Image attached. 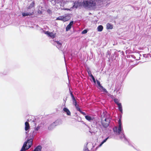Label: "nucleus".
I'll return each instance as SVG.
<instances>
[{"instance_id":"nucleus-41","label":"nucleus","mask_w":151,"mask_h":151,"mask_svg":"<svg viewBox=\"0 0 151 151\" xmlns=\"http://www.w3.org/2000/svg\"><path fill=\"white\" fill-rule=\"evenodd\" d=\"M73 104L75 105V106H76V105L77 104V102H75L74 103H73Z\"/></svg>"},{"instance_id":"nucleus-8","label":"nucleus","mask_w":151,"mask_h":151,"mask_svg":"<svg viewBox=\"0 0 151 151\" xmlns=\"http://www.w3.org/2000/svg\"><path fill=\"white\" fill-rule=\"evenodd\" d=\"M45 34L52 38H54L55 36V33H53L52 32L47 31L45 33Z\"/></svg>"},{"instance_id":"nucleus-22","label":"nucleus","mask_w":151,"mask_h":151,"mask_svg":"<svg viewBox=\"0 0 151 151\" xmlns=\"http://www.w3.org/2000/svg\"><path fill=\"white\" fill-rule=\"evenodd\" d=\"M114 101L115 102V103L117 105L121 103H119V100H118V99L116 98L114 99Z\"/></svg>"},{"instance_id":"nucleus-2","label":"nucleus","mask_w":151,"mask_h":151,"mask_svg":"<svg viewBox=\"0 0 151 151\" xmlns=\"http://www.w3.org/2000/svg\"><path fill=\"white\" fill-rule=\"evenodd\" d=\"M97 1L99 4L103 3V0H86L83 2V5L84 7L91 8L94 7L96 5V3Z\"/></svg>"},{"instance_id":"nucleus-9","label":"nucleus","mask_w":151,"mask_h":151,"mask_svg":"<svg viewBox=\"0 0 151 151\" xmlns=\"http://www.w3.org/2000/svg\"><path fill=\"white\" fill-rule=\"evenodd\" d=\"M73 23V21H71L70 23L67 26L66 28V30L67 31L69 30L71 28L72 26Z\"/></svg>"},{"instance_id":"nucleus-14","label":"nucleus","mask_w":151,"mask_h":151,"mask_svg":"<svg viewBox=\"0 0 151 151\" xmlns=\"http://www.w3.org/2000/svg\"><path fill=\"white\" fill-rule=\"evenodd\" d=\"M25 131H27L29 128V125L28 122H26L25 123Z\"/></svg>"},{"instance_id":"nucleus-30","label":"nucleus","mask_w":151,"mask_h":151,"mask_svg":"<svg viewBox=\"0 0 151 151\" xmlns=\"http://www.w3.org/2000/svg\"><path fill=\"white\" fill-rule=\"evenodd\" d=\"M70 94H71V96L72 97V100H74L75 99V98L74 96L73 95V94H72V93L71 92Z\"/></svg>"},{"instance_id":"nucleus-39","label":"nucleus","mask_w":151,"mask_h":151,"mask_svg":"<svg viewBox=\"0 0 151 151\" xmlns=\"http://www.w3.org/2000/svg\"><path fill=\"white\" fill-rule=\"evenodd\" d=\"M73 103H75V102H76V99H74V100H73Z\"/></svg>"},{"instance_id":"nucleus-32","label":"nucleus","mask_w":151,"mask_h":151,"mask_svg":"<svg viewBox=\"0 0 151 151\" xmlns=\"http://www.w3.org/2000/svg\"><path fill=\"white\" fill-rule=\"evenodd\" d=\"M76 109L77 111H79L80 112H81L82 111L81 109L79 107L77 108Z\"/></svg>"},{"instance_id":"nucleus-3","label":"nucleus","mask_w":151,"mask_h":151,"mask_svg":"<svg viewBox=\"0 0 151 151\" xmlns=\"http://www.w3.org/2000/svg\"><path fill=\"white\" fill-rule=\"evenodd\" d=\"M34 137V136L32 134V136L30 137V138L27 140V142H25L24 144L26 143V147L27 146V144H28L27 147V149L29 148L32 144L33 140Z\"/></svg>"},{"instance_id":"nucleus-23","label":"nucleus","mask_w":151,"mask_h":151,"mask_svg":"<svg viewBox=\"0 0 151 151\" xmlns=\"http://www.w3.org/2000/svg\"><path fill=\"white\" fill-rule=\"evenodd\" d=\"M105 95H107L108 96H110L111 94L109 93L106 89L104 88V96Z\"/></svg>"},{"instance_id":"nucleus-28","label":"nucleus","mask_w":151,"mask_h":151,"mask_svg":"<svg viewBox=\"0 0 151 151\" xmlns=\"http://www.w3.org/2000/svg\"><path fill=\"white\" fill-rule=\"evenodd\" d=\"M40 128V127L39 126H38L37 127L35 128V131H38Z\"/></svg>"},{"instance_id":"nucleus-10","label":"nucleus","mask_w":151,"mask_h":151,"mask_svg":"<svg viewBox=\"0 0 151 151\" xmlns=\"http://www.w3.org/2000/svg\"><path fill=\"white\" fill-rule=\"evenodd\" d=\"M70 19V15L68 14H67L65 16H63V21L64 22H65L68 21Z\"/></svg>"},{"instance_id":"nucleus-29","label":"nucleus","mask_w":151,"mask_h":151,"mask_svg":"<svg viewBox=\"0 0 151 151\" xmlns=\"http://www.w3.org/2000/svg\"><path fill=\"white\" fill-rule=\"evenodd\" d=\"M83 151H89L86 147H85Z\"/></svg>"},{"instance_id":"nucleus-13","label":"nucleus","mask_w":151,"mask_h":151,"mask_svg":"<svg viewBox=\"0 0 151 151\" xmlns=\"http://www.w3.org/2000/svg\"><path fill=\"white\" fill-rule=\"evenodd\" d=\"M118 107V109L119 111H120V112L123 114V109H122V105L121 103L117 105Z\"/></svg>"},{"instance_id":"nucleus-21","label":"nucleus","mask_w":151,"mask_h":151,"mask_svg":"<svg viewBox=\"0 0 151 151\" xmlns=\"http://www.w3.org/2000/svg\"><path fill=\"white\" fill-rule=\"evenodd\" d=\"M35 2L34 1H33L32 3L30 4V5L27 8L28 9H31L32 7H33L34 6H35Z\"/></svg>"},{"instance_id":"nucleus-24","label":"nucleus","mask_w":151,"mask_h":151,"mask_svg":"<svg viewBox=\"0 0 151 151\" xmlns=\"http://www.w3.org/2000/svg\"><path fill=\"white\" fill-rule=\"evenodd\" d=\"M63 16H60L57 17L56 20H60L63 21Z\"/></svg>"},{"instance_id":"nucleus-17","label":"nucleus","mask_w":151,"mask_h":151,"mask_svg":"<svg viewBox=\"0 0 151 151\" xmlns=\"http://www.w3.org/2000/svg\"><path fill=\"white\" fill-rule=\"evenodd\" d=\"M26 143H25L24 144H23V146L20 151H24L27 149V148L26 149L25 148V147H26Z\"/></svg>"},{"instance_id":"nucleus-20","label":"nucleus","mask_w":151,"mask_h":151,"mask_svg":"<svg viewBox=\"0 0 151 151\" xmlns=\"http://www.w3.org/2000/svg\"><path fill=\"white\" fill-rule=\"evenodd\" d=\"M35 2L34 1H33L32 3L30 4V5L27 8L28 9H31L32 7H33L34 6H35Z\"/></svg>"},{"instance_id":"nucleus-27","label":"nucleus","mask_w":151,"mask_h":151,"mask_svg":"<svg viewBox=\"0 0 151 151\" xmlns=\"http://www.w3.org/2000/svg\"><path fill=\"white\" fill-rule=\"evenodd\" d=\"M88 31L86 29H84L82 32V34H85Z\"/></svg>"},{"instance_id":"nucleus-6","label":"nucleus","mask_w":151,"mask_h":151,"mask_svg":"<svg viewBox=\"0 0 151 151\" xmlns=\"http://www.w3.org/2000/svg\"><path fill=\"white\" fill-rule=\"evenodd\" d=\"M121 85L119 83H116L115 86V91H116L117 93H120L121 92Z\"/></svg>"},{"instance_id":"nucleus-15","label":"nucleus","mask_w":151,"mask_h":151,"mask_svg":"<svg viewBox=\"0 0 151 151\" xmlns=\"http://www.w3.org/2000/svg\"><path fill=\"white\" fill-rule=\"evenodd\" d=\"M97 83L98 85V87L100 89H102L103 90H104V88L103 87L101 86V85L100 82L98 80H97Z\"/></svg>"},{"instance_id":"nucleus-26","label":"nucleus","mask_w":151,"mask_h":151,"mask_svg":"<svg viewBox=\"0 0 151 151\" xmlns=\"http://www.w3.org/2000/svg\"><path fill=\"white\" fill-rule=\"evenodd\" d=\"M143 56L144 58H146L149 57V55L148 54H144L143 55Z\"/></svg>"},{"instance_id":"nucleus-37","label":"nucleus","mask_w":151,"mask_h":151,"mask_svg":"<svg viewBox=\"0 0 151 151\" xmlns=\"http://www.w3.org/2000/svg\"><path fill=\"white\" fill-rule=\"evenodd\" d=\"M93 82L95 83H96V80H95V79L94 78H93V79H92Z\"/></svg>"},{"instance_id":"nucleus-35","label":"nucleus","mask_w":151,"mask_h":151,"mask_svg":"<svg viewBox=\"0 0 151 151\" xmlns=\"http://www.w3.org/2000/svg\"><path fill=\"white\" fill-rule=\"evenodd\" d=\"M138 56H139V59H136V60H139V59H141L140 56H141V57L142 56L141 55H140V54H138Z\"/></svg>"},{"instance_id":"nucleus-12","label":"nucleus","mask_w":151,"mask_h":151,"mask_svg":"<svg viewBox=\"0 0 151 151\" xmlns=\"http://www.w3.org/2000/svg\"><path fill=\"white\" fill-rule=\"evenodd\" d=\"M113 28V25L109 23H108L106 24V29H112Z\"/></svg>"},{"instance_id":"nucleus-42","label":"nucleus","mask_w":151,"mask_h":151,"mask_svg":"<svg viewBox=\"0 0 151 151\" xmlns=\"http://www.w3.org/2000/svg\"><path fill=\"white\" fill-rule=\"evenodd\" d=\"M57 43L59 44H60V45H61V44L60 43H59V42H57Z\"/></svg>"},{"instance_id":"nucleus-18","label":"nucleus","mask_w":151,"mask_h":151,"mask_svg":"<svg viewBox=\"0 0 151 151\" xmlns=\"http://www.w3.org/2000/svg\"><path fill=\"white\" fill-rule=\"evenodd\" d=\"M103 29V27L102 26L100 25L97 27L98 31L99 32L101 31Z\"/></svg>"},{"instance_id":"nucleus-36","label":"nucleus","mask_w":151,"mask_h":151,"mask_svg":"<svg viewBox=\"0 0 151 151\" xmlns=\"http://www.w3.org/2000/svg\"><path fill=\"white\" fill-rule=\"evenodd\" d=\"M80 113L83 115H85L86 114L85 112H83L82 111H81V112Z\"/></svg>"},{"instance_id":"nucleus-40","label":"nucleus","mask_w":151,"mask_h":151,"mask_svg":"<svg viewBox=\"0 0 151 151\" xmlns=\"http://www.w3.org/2000/svg\"><path fill=\"white\" fill-rule=\"evenodd\" d=\"M90 77H91L92 78V79H93V78H94V77H93V76L92 75H91V76H90Z\"/></svg>"},{"instance_id":"nucleus-19","label":"nucleus","mask_w":151,"mask_h":151,"mask_svg":"<svg viewBox=\"0 0 151 151\" xmlns=\"http://www.w3.org/2000/svg\"><path fill=\"white\" fill-rule=\"evenodd\" d=\"M85 118L88 120L89 121H90L91 120H93V118H92L91 116H85Z\"/></svg>"},{"instance_id":"nucleus-1","label":"nucleus","mask_w":151,"mask_h":151,"mask_svg":"<svg viewBox=\"0 0 151 151\" xmlns=\"http://www.w3.org/2000/svg\"><path fill=\"white\" fill-rule=\"evenodd\" d=\"M106 114H107V112L104 111V117H106L104 119V122H106L105 123L104 122V133L105 130L106 133H108L109 135L104 139V142L106 141L108 139L112 137V136L111 135L112 129L116 135H120L119 136L120 139H122L124 138L125 140L128 141L124 134V132L122 123L121 119L122 117V114L120 112L119 114V118L118 121V126H115L113 128L110 127V123L111 119V117L109 114L105 116Z\"/></svg>"},{"instance_id":"nucleus-33","label":"nucleus","mask_w":151,"mask_h":151,"mask_svg":"<svg viewBox=\"0 0 151 151\" xmlns=\"http://www.w3.org/2000/svg\"><path fill=\"white\" fill-rule=\"evenodd\" d=\"M130 56L131 58H133L134 59H135L136 58V57L134 55H130Z\"/></svg>"},{"instance_id":"nucleus-38","label":"nucleus","mask_w":151,"mask_h":151,"mask_svg":"<svg viewBox=\"0 0 151 151\" xmlns=\"http://www.w3.org/2000/svg\"><path fill=\"white\" fill-rule=\"evenodd\" d=\"M76 109H77V108H78L79 107V105L78 104H77L76 105V106H75Z\"/></svg>"},{"instance_id":"nucleus-16","label":"nucleus","mask_w":151,"mask_h":151,"mask_svg":"<svg viewBox=\"0 0 151 151\" xmlns=\"http://www.w3.org/2000/svg\"><path fill=\"white\" fill-rule=\"evenodd\" d=\"M123 139H124V141H125V143H127L128 144V145H131V146L134 149H136V150H137V151H139V149L138 150H137V149L134 147L131 144H130V142H129V139H127L128 140V141H127L126 140H125L124 139V138H123Z\"/></svg>"},{"instance_id":"nucleus-31","label":"nucleus","mask_w":151,"mask_h":151,"mask_svg":"<svg viewBox=\"0 0 151 151\" xmlns=\"http://www.w3.org/2000/svg\"><path fill=\"white\" fill-rule=\"evenodd\" d=\"M88 75L89 76H91V75H92L91 73V72L90 70H88Z\"/></svg>"},{"instance_id":"nucleus-11","label":"nucleus","mask_w":151,"mask_h":151,"mask_svg":"<svg viewBox=\"0 0 151 151\" xmlns=\"http://www.w3.org/2000/svg\"><path fill=\"white\" fill-rule=\"evenodd\" d=\"M63 111L65 112L66 113V114H67L68 115V116H70L71 115V113L70 111H69V110L68 109H67V108H64L63 109Z\"/></svg>"},{"instance_id":"nucleus-5","label":"nucleus","mask_w":151,"mask_h":151,"mask_svg":"<svg viewBox=\"0 0 151 151\" xmlns=\"http://www.w3.org/2000/svg\"><path fill=\"white\" fill-rule=\"evenodd\" d=\"M60 121L58 120H56L55 122L52 123L48 127L49 130H51L54 128L55 126L58 125L59 124Z\"/></svg>"},{"instance_id":"nucleus-7","label":"nucleus","mask_w":151,"mask_h":151,"mask_svg":"<svg viewBox=\"0 0 151 151\" xmlns=\"http://www.w3.org/2000/svg\"><path fill=\"white\" fill-rule=\"evenodd\" d=\"M34 9H32L30 11V12L25 13H22V15L23 17H25L26 16H30L34 14Z\"/></svg>"},{"instance_id":"nucleus-25","label":"nucleus","mask_w":151,"mask_h":151,"mask_svg":"<svg viewBox=\"0 0 151 151\" xmlns=\"http://www.w3.org/2000/svg\"><path fill=\"white\" fill-rule=\"evenodd\" d=\"M110 0H104V4H105L106 3H107L106 6L109 4L110 3V2H109Z\"/></svg>"},{"instance_id":"nucleus-34","label":"nucleus","mask_w":151,"mask_h":151,"mask_svg":"<svg viewBox=\"0 0 151 151\" xmlns=\"http://www.w3.org/2000/svg\"><path fill=\"white\" fill-rule=\"evenodd\" d=\"M103 143H104V140L102 142L101 144L99 145V146L101 147L103 144Z\"/></svg>"},{"instance_id":"nucleus-4","label":"nucleus","mask_w":151,"mask_h":151,"mask_svg":"<svg viewBox=\"0 0 151 151\" xmlns=\"http://www.w3.org/2000/svg\"><path fill=\"white\" fill-rule=\"evenodd\" d=\"M111 53V50L109 51L108 50L106 54V57L108 58L109 61L111 60H115V58H114V54H113H113H112L111 56H110Z\"/></svg>"}]
</instances>
